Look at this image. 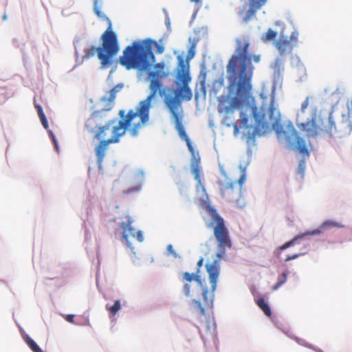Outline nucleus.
Returning a JSON list of instances; mask_svg holds the SVG:
<instances>
[{
  "mask_svg": "<svg viewBox=\"0 0 352 352\" xmlns=\"http://www.w3.org/2000/svg\"><path fill=\"white\" fill-rule=\"evenodd\" d=\"M234 129H235V130H238V127H237V124H234Z\"/></svg>",
  "mask_w": 352,
  "mask_h": 352,
  "instance_id": "obj_40",
  "label": "nucleus"
},
{
  "mask_svg": "<svg viewBox=\"0 0 352 352\" xmlns=\"http://www.w3.org/2000/svg\"><path fill=\"white\" fill-rule=\"evenodd\" d=\"M167 250L169 252V254L174 256V257L176 258L177 256L175 251L174 250L173 246L172 245L170 244L167 246Z\"/></svg>",
  "mask_w": 352,
  "mask_h": 352,
  "instance_id": "obj_33",
  "label": "nucleus"
},
{
  "mask_svg": "<svg viewBox=\"0 0 352 352\" xmlns=\"http://www.w3.org/2000/svg\"><path fill=\"white\" fill-rule=\"evenodd\" d=\"M112 143L109 142V139L107 140H102L96 148V154L97 157L98 163L100 164L105 155V151L107 148L109 144Z\"/></svg>",
  "mask_w": 352,
  "mask_h": 352,
  "instance_id": "obj_18",
  "label": "nucleus"
},
{
  "mask_svg": "<svg viewBox=\"0 0 352 352\" xmlns=\"http://www.w3.org/2000/svg\"><path fill=\"white\" fill-rule=\"evenodd\" d=\"M202 206L211 217V221L208 225V227L213 229L214 236L218 243L217 258L213 262L206 263V271L209 275V280L211 283V289L208 290V288H204L201 294L204 306L212 307L214 297V292L217 289L220 272L219 261L223 257L226 248L232 247V241L224 219L218 214L217 210L210 206L209 201H204Z\"/></svg>",
  "mask_w": 352,
  "mask_h": 352,
  "instance_id": "obj_2",
  "label": "nucleus"
},
{
  "mask_svg": "<svg viewBox=\"0 0 352 352\" xmlns=\"http://www.w3.org/2000/svg\"><path fill=\"white\" fill-rule=\"evenodd\" d=\"M219 189L221 195L229 201H236V206L242 208L245 202L241 198V190L240 187L236 186V182L228 179L219 182Z\"/></svg>",
  "mask_w": 352,
  "mask_h": 352,
  "instance_id": "obj_9",
  "label": "nucleus"
},
{
  "mask_svg": "<svg viewBox=\"0 0 352 352\" xmlns=\"http://www.w3.org/2000/svg\"><path fill=\"white\" fill-rule=\"evenodd\" d=\"M204 81L205 80L204 79L203 80H201V85L203 87V88H204Z\"/></svg>",
  "mask_w": 352,
  "mask_h": 352,
  "instance_id": "obj_39",
  "label": "nucleus"
},
{
  "mask_svg": "<svg viewBox=\"0 0 352 352\" xmlns=\"http://www.w3.org/2000/svg\"><path fill=\"white\" fill-rule=\"evenodd\" d=\"M204 258L201 257L198 262H197V266H198V270H199V268L203 265L204 264Z\"/></svg>",
  "mask_w": 352,
  "mask_h": 352,
  "instance_id": "obj_35",
  "label": "nucleus"
},
{
  "mask_svg": "<svg viewBox=\"0 0 352 352\" xmlns=\"http://www.w3.org/2000/svg\"><path fill=\"white\" fill-rule=\"evenodd\" d=\"M190 1L192 2L197 3H199L201 1V0H190Z\"/></svg>",
  "mask_w": 352,
  "mask_h": 352,
  "instance_id": "obj_38",
  "label": "nucleus"
},
{
  "mask_svg": "<svg viewBox=\"0 0 352 352\" xmlns=\"http://www.w3.org/2000/svg\"><path fill=\"white\" fill-rule=\"evenodd\" d=\"M236 54L232 55L227 66V95L218 98V111L228 118L252 98L253 66L248 55L250 43L246 38L236 39Z\"/></svg>",
  "mask_w": 352,
  "mask_h": 352,
  "instance_id": "obj_1",
  "label": "nucleus"
},
{
  "mask_svg": "<svg viewBox=\"0 0 352 352\" xmlns=\"http://www.w3.org/2000/svg\"><path fill=\"white\" fill-rule=\"evenodd\" d=\"M181 67L182 69L178 75V80L182 85L180 87L173 91V96H166L164 98V102L175 120V127L179 136L186 142L189 151L193 153L194 149L190 140L186 134L182 122V102L183 100H190L192 96V91L188 87V83L191 79L188 74V67L182 61L181 62Z\"/></svg>",
  "mask_w": 352,
  "mask_h": 352,
  "instance_id": "obj_5",
  "label": "nucleus"
},
{
  "mask_svg": "<svg viewBox=\"0 0 352 352\" xmlns=\"http://www.w3.org/2000/svg\"><path fill=\"white\" fill-rule=\"evenodd\" d=\"M126 221L120 223V227L122 229V239L126 241L127 246H131V243L129 241L130 236L135 238L138 241L142 242L144 240V236L141 231L135 232V229L132 226L133 219L129 217H126Z\"/></svg>",
  "mask_w": 352,
  "mask_h": 352,
  "instance_id": "obj_13",
  "label": "nucleus"
},
{
  "mask_svg": "<svg viewBox=\"0 0 352 352\" xmlns=\"http://www.w3.org/2000/svg\"><path fill=\"white\" fill-rule=\"evenodd\" d=\"M74 316L72 315V314L67 315V316H66L67 321H68L69 322H71V323L74 322Z\"/></svg>",
  "mask_w": 352,
  "mask_h": 352,
  "instance_id": "obj_34",
  "label": "nucleus"
},
{
  "mask_svg": "<svg viewBox=\"0 0 352 352\" xmlns=\"http://www.w3.org/2000/svg\"><path fill=\"white\" fill-rule=\"evenodd\" d=\"M252 114L255 124L253 131L248 133V142L254 141L256 136H260L266 133L272 125L278 138L285 137L290 144L295 145V150L302 155L309 156V152L307 148L305 141L298 135L294 128L292 129V134L287 135L280 124V115L274 104V98H270L268 106L263 105L260 109L256 107L252 108Z\"/></svg>",
  "mask_w": 352,
  "mask_h": 352,
  "instance_id": "obj_3",
  "label": "nucleus"
},
{
  "mask_svg": "<svg viewBox=\"0 0 352 352\" xmlns=\"http://www.w3.org/2000/svg\"><path fill=\"white\" fill-rule=\"evenodd\" d=\"M195 47H196V44L195 43H192V45H190V47H189L188 50V54H187V57H186V61H185L182 57H179V70L177 73V79H176V84H177V88H179L182 86V82L178 80V75L179 74L182 72V67H181V62L182 61L184 64H186L188 67V74H189V65H188V61L190 59H192L195 54ZM190 76V74H188Z\"/></svg>",
  "mask_w": 352,
  "mask_h": 352,
  "instance_id": "obj_17",
  "label": "nucleus"
},
{
  "mask_svg": "<svg viewBox=\"0 0 352 352\" xmlns=\"http://www.w3.org/2000/svg\"><path fill=\"white\" fill-rule=\"evenodd\" d=\"M343 227H344V226L340 222H337V221H335L333 220H326L320 225V226L318 228L311 230V231H307L303 234H300L296 236L292 240H290V241L286 242L285 243H284L283 245H282L280 247V250H284L291 246L294 245L295 244H296L298 243V241L300 239H302L303 237H305L306 236L320 234L324 230H327L330 228H343Z\"/></svg>",
  "mask_w": 352,
  "mask_h": 352,
  "instance_id": "obj_10",
  "label": "nucleus"
},
{
  "mask_svg": "<svg viewBox=\"0 0 352 352\" xmlns=\"http://www.w3.org/2000/svg\"><path fill=\"white\" fill-rule=\"evenodd\" d=\"M351 105H352V100H351Z\"/></svg>",
  "mask_w": 352,
  "mask_h": 352,
  "instance_id": "obj_41",
  "label": "nucleus"
},
{
  "mask_svg": "<svg viewBox=\"0 0 352 352\" xmlns=\"http://www.w3.org/2000/svg\"><path fill=\"white\" fill-rule=\"evenodd\" d=\"M305 162L304 160H301L300 162H299V164H298V168H297V171L298 173L300 175H303L304 174V172H305Z\"/></svg>",
  "mask_w": 352,
  "mask_h": 352,
  "instance_id": "obj_29",
  "label": "nucleus"
},
{
  "mask_svg": "<svg viewBox=\"0 0 352 352\" xmlns=\"http://www.w3.org/2000/svg\"><path fill=\"white\" fill-rule=\"evenodd\" d=\"M123 87L122 85L118 84L114 87H113L109 92V97L106 98L105 97L102 98V100L108 101L111 104H112L116 97V94L119 92Z\"/></svg>",
  "mask_w": 352,
  "mask_h": 352,
  "instance_id": "obj_20",
  "label": "nucleus"
},
{
  "mask_svg": "<svg viewBox=\"0 0 352 352\" xmlns=\"http://www.w3.org/2000/svg\"><path fill=\"white\" fill-rule=\"evenodd\" d=\"M50 133L51 137H52V138L53 140V142H54L55 146H56V140L55 139V137H54V134L52 133V132L51 131H50Z\"/></svg>",
  "mask_w": 352,
  "mask_h": 352,
  "instance_id": "obj_36",
  "label": "nucleus"
},
{
  "mask_svg": "<svg viewBox=\"0 0 352 352\" xmlns=\"http://www.w3.org/2000/svg\"><path fill=\"white\" fill-rule=\"evenodd\" d=\"M240 121H241V127L245 128V129L250 128V126L249 125L248 117L245 113H243L242 111L240 113Z\"/></svg>",
  "mask_w": 352,
  "mask_h": 352,
  "instance_id": "obj_26",
  "label": "nucleus"
},
{
  "mask_svg": "<svg viewBox=\"0 0 352 352\" xmlns=\"http://www.w3.org/2000/svg\"><path fill=\"white\" fill-rule=\"evenodd\" d=\"M155 69L156 71H152L148 72V77L150 79V84H151V81L153 79H157L160 83V89L159 91H157L161 97L164 98L166 96H173V91L174 89H166L162 87V78L166 76V74L164 72H162L164 69V63H158L155 65ZM151 85H149V87Z\"/></svg>",
  "mask_w": 352,
  "mask_h": 352,
  "instance_id": "obj_12",
  "label": "nucleus"
},
{
  "mask_svg": "<svg viewBox=\"0 0 352 352\" xmlns=\"http://www.w3.org/2000/svg\"><path fill=\"white\" fill-rule=\"evenodd\" d=\"M316 120H320V119L316 116L313 117L310 121L298 124V128L305 132L307 137L314 138L322 131V129L316 124Z\"/></svg>",
  "mask_w": 352,
  "mask_h": 352,
  "instance_id": "obj_14",
  "label": "nucleus"
},
{
  "mask_svg": "<svg viewBox=\"0 0 352 352\" xmlns=\"http://www.w3.org/2000/svg\"><path fill=\"white\" fill-rule=\"evenodd\" d=\"M309 97H307L305 100L303 101V102L301 104L300 110L302 112H305V111L307 109V107L309 105Z\"/></svg>",
  "mask_w": 352,
  "mask_h": 352,
  "instance_id": "obj_31",
  "label": "nucleus"
},
{
  "mask_svg": "<svg viewBox=\"0 0 352 352\" xmlns=\"http://www.w3.org/2000/svg\"><path fill=\"white\" fill-rule=\"evenodd\" d=\"M182 280L187 282L184 284L183 287L184 293L187 296H190V283L192 280L196 281L198 285L201 286V276L199 274V270H197L195 274L189 272L183 273Z\"/></svg>",
  "mask_w": 352,
  "mask_h": 352,
  "instance_id": "obj_15",
  "label": "nucleus"
},
{
  "mask_svg": "<svg viewBox=\"0 0 352 352\" xmlns=\"http://www.w3.org/2000/svg\"><path fill=\"white\" fill-rule=\"evenodd\" d=\"M287 280V273L283 272L281 275V277L279 278L278 282L273 286V290H276L278 289L283 284H284Z\"/></svg>",
  "mask_w": 352,
  "mask_h": 352,
  "instance_id": "obj_27",
  "label": "nucleus"
},
{
  "mask_svg": "<svg viewBox=\"0 0 352 352\" xmlns=\"http://www.w3.org/2000/svg\"><path fill=\"white\" fill-rule=\"evenodd\" d=\"M102 116L98 111H96L87 119L85 126L87 131L94 135V138L100 140L106 136V131L109 130L111 126L115 123L116 120H109L106 124L101 126Z\"/></svg>",
  "mask_w": 352,
  "mask_h": 352,
  "instance_id": "obj_8",
  "label": "nucleus"
},
{
  "mask_svg": "<svg viewBox=\"0 0 352 352\" xmlns=\"http://www.w3.org/2000/svg\"><path fill=\"white\" fill-rule=\"evenodd\" d=\"M199 163V160L195 158L191 163V170L192 174L195 176V180L197 182V188L200 187L202 189V190L205 192V188L201 181Z\"/></svg>",
  "mask_w": 352,
  "mask_h": 352,
  "instance_id": "obj_19",
  "label": "nucleus"
},
{
  "mask_svg": "<svg viewBox=\"0 0 352 352\" xmlns=\"http://www.w3.org/2000/svg\"><path fill=\"white\" fill-rule=\"evenodd\" d=\"M160 83L157 80L153 79L150 86V94L143 100L140 101L135 108V111L129 110L125 115L124 110L119 111V116L122 118L118 122V125L112 128V136L109 139V142L116 143L119 142L120 138L124 135L126 129L130 126V134L133 137H136L144 126L149 121V113L151 108V102L154 97L159 91Z\"/></svg>",
  "mask_w": 352,
  "mask_h": 352,
  "instance_id": "obj_4",
  "label": "nucleus"
},
{
  "mask_svg": "<svg viewBox=\"0 0 352 352\" xmlns=\"http://www.w3.org/2000/svg\"><path fill=\"white\" fill-rule=\"evenodd\" d=\"M93 1L95 14L99 18L107 20L109 27L101 36V45L98 47L89 46L85 48L84 51L85 57L89 59L97 54L101 67L105 69L113 63L114 58L120 51V45L117 35L112 30L110 20L101 10L100 0H93Z\"/></svg>",
  "mask_w": 352,
  "mask_h": 352,
  "instance_id": "obj_6",
  "label": "nucleus"
},
{
  "mask_svg": "<svg viewBox=\"0 0 352 352\" xmlns=\"http://www.w3.org/2000/svg\"><path fill=\"white\" fill-rule=\"evenodd\" d=\"M298 44V33L293 32L289 38L281 36L280 39L276 42L275 45L282 56L292 53L293 48Z\"/></svg>",
  "mask_w": 352,
  "mask_h": 352,
  "instance_id": "obj_11",
  "label": "nucleus"
},
{
  "mask_svg": "<svg viewBox=\"0 0 352 352\" xmlns=\"http://www.w3.org/2000/svg\"><path fill=\"white\" fill-rule=\"evenodd\" d=\"M256 303L267 316L270 317L272 316L271 309L264 298H261L258 299Z\"/></svg>",
  "mask_w": 352,
  "mask_h": 352,
  "instance_id": "obj_22",
  "label": "nucleus"
},
{
  "mask_svg": "<svg viewBox=\"0 0 352 352\" xmlns=\"http://www.w3.org/2000/svg\"><path fill=\"white\" fill-rule=\"evenodd\" d=\"M121 309L120 300H117L114 302L113 305H110L109 304L106 305V309L109 312V314L114 316L116 315L118 311Z\"/></svg>",
  "mask_w": 352,
  "mask_h": 352,
  "instance_id": "obj_23",
  "label": "nucleus"
},
{
  "mask_svg": "<svg viewBox=\"0 0 352 352\" xmlns=\"http://www.w3.org/2000/svg\"><path fill=\"white\" fill-rule=\"evenodd\" d=\"M305 253H300V254H294L292 256H288L286 258H285V261H289L290 260H293V259H296L297 258H298L301 255H304Z\"/></svg>",
  "mask_w": 352,
  "mask_h": 352,
  "instance_id": "obj_32",
  "label": "nucleus"
},
{
  "mask_svg": "<svg viewBox=\"0 0 352 352\" xmlns=\"http://www.w3.org/2000/svg\"><path fill=\"white\" fill-rule=\"evenodd\" d=\"M192 302H193V303L195 304V305H194V308H195V309H199L200 313H201L202 315H205V314H206L205 308H204V307L202 305V304L201 303V302H200L199 300H192Z\"/></svg>",
  "mask_w": 352,
  "mask_h": 352,
  "instance_id": "obj_28",
  "label": "nucleus"
},
{
  "mask_svg": "<svg viewBox=\"0 0 352 352\" xmlns=\"http://www.w3.org/2000/svg\"><path fill=\"white\" fill-rule=\"evenodd\" d=\"M266 0H249V9L243 17L244 23L248 22L254 16L256 12L265 3Z\"/></svg>",
  "mask_w": 352,
  "mask_h": 352,
  "instance_id": "obj_16",
  "label": "nucleus"
},
{
  "mask_svg": "<svg viewBox=\"0 0 352 352\" xmlns=\"http://www.w3.org/2000/svg\"><path fill=\"white\" fill-rule=\"evenodd\" d=\"M25 342L27 345L31 349L33 352H43L42 349L37 345V344L28 335L24 338Z\"/></svg>",
  "mask_w": 352,
  "mask_h": 352,
  "instance_id": "obj_24",
  "label": "nucleus"
},
{
  "mask_svg": "<svg viewBox=\"0 0 352 352\" xmlns=\"http://www.w3.org/2000/svg\"><path fill=\"white\" fill-rule=\"evenodd\" d=\"M34 107L37 111V113H38L39 119L41 122L42 125L43 126V127L45 129H47L49 127V125H48L47 118H46L45 113L43 111L42 107L40 104L36 103L35 102H34Z\"/></svg>",
  "mask_w": 352,
  "mask_h": 352,
  "instance_id": "obj_21",
  "label": "nucleus"
},
{
  "mask_svg": "<svg viewBox=\"0 0 352 352\" xmlns=\"http://www.w3.org/2000/svg\"><path fill=\"white\" fill-rule=\"evenodd\" d=\"M153 43L156 47L157 54L164 52V46L151 39H146L143 43L134 41L124 49L123 55L119 58L120 63L126 69H138L145 71L149 69L155 62Z\"/></svg>",
  "mask_w": 352,
  "mask_h": 352,
  "instance_id": "obj_7",
  "label": "nucleus"
},
{
  "mask_svg": "<svg viewBox=\"0 0 352 352\" xmlns=\"http://www.w3.org/2000/svg\"><path fill=\"white\" fill-rule=\"evenodd\" d=\"M244 12H245V8L241 9V10L239 11V15H243V14L244 13Z\"/></svg>",
  "mask_w": 352,
  "mask_h": 352,
  "instance_id": "obj_37",
  "label": "nucleus"
},
{
  "mask_svg": "<svg viewBox=\"0 0 352 352\" xmlns=\"http://www.w3.org/2000/svg\"><path fill=\"white\" fill-rule=\"evenodd\" d=\"M245 179H246V177H245V173H243L239 177V179H238V182L236 183V186L237 187H240L241 188V190L242 191V186L243 184H244L245 181Z\"/></svg>",
  "mask_w": 352,
  "mask_h": 352,
  "instance_id": "obj_30",
  "label": "nucleus"
},
{
  "mask_svg": "<svg viewBox=\"0 0 352 352\" xmlns=\"http://www.w3.org/2000/svg\"><path fill=\"white\" fill-rule=\"evenodd\" d=\"M277 36V32L272 29H268L265 34L262 36L263 42H269L274 41Z\"/></svg>",
  "mask_w": 352,
  "mask_h": 352,
  "instance_id": "obj_25",
  "label": "nucleus"
}]
</instances>
